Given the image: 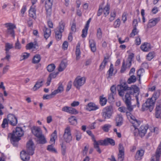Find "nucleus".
Segmentation results:
<instances>
[{"label":"nucleus","mask_w":161,"mask_h":161,"mask_svg":"<svg viewBox=\"0 0 161 161\" xmlns=\"http://www.w3.org/2000/svg\"><path fill=\"white\" fill-rule=\"evenodd\" d=\"M108 59L106 58H104L103 62L102 63L100 66V69L102 70L105 68V66L108 62Z\"/></svg>","instance_id":"obj_39"},{"label":"nucleus","mask_w":161,"mask_h":161,"mask_svg":"<svg viewBox=\"0 0 161 161\" xmlns=\"http://www.w3.org/2000/svg\"><path fill=\"white\" fill-rule=\"evenodd\" d=\"M54 145L51 144L50 145H49L47 147V150L49 152L56 153L57 151L56 149L53 147Z\"/></svg>","instance_id":"obj_35"},{"label":"nucleus","mask_w":161,"mask_h":161,"mask_svg":"<svg viewBox=\"0 0 161 161\" xmlns=\"http://www.w3.org/2000/svg\"><path fill=\"white\" fill-rule=\"evenodd\" d=\"M124 158V153H119L118 161H123Z\"/></svg>","instance_id":"obj_59"},{"label":"nucleus","mask_w":161,"mask_h":161,"mask_svg":"<svg viewBox=\"0 0 161 161\" xmlns=\"http://www.w3.org/2000/svg\"><path fill=\"white\" fill-rule=\"evenodd\" d=\"M90 46L91 51L93 52H95L96 50V42L94 40L91 39L89 40Z\"/></svg>","instance_id":"obj_27"},{"label":"nucleus","mask_w":161,"mask_h":161,"mask_svg":"<svg viewBox=\"0 0 161 161\" xmlns=\"http://www.w3.org/2000/svg\"><path fill=\"white\" fill-rule=\"evenodd\" d=\"M133 110V109H132L131 110H130L128 109L127 107H126V108L124 106H122L118 108V110L119 111L121 112L126 113V115L127 116V118L129 119L130 121V120L131 119H130V118H129V117L130 116H131L133 115L131 114L129 112H128V111H129V112H131Z\"/></svg>","instance_id":"obj_15"},{"label":"nucleus","mask_w":161,"mask_h":161,"mask_svg":"<svg viewBox=\"0 0 161 161\" xmlns=\"http://www.w3.org/2000/svg\"><path fill=\"white\" fill-rule=\"evenodd\" d=\"M114 70L113 65L112 64H111L110 66V68L108 71V78L112 76Z\"/></svg>","instance_id":"obj_41"},{"label":"nucleus","mask_w":161,"mask_h":161,"mask_svg":"<svg viewBox=\"0 0 161 161\" xmlns=\"http://www.w3.org/2000/svg\"><path fill=\"white\" fill-rule=\"evenodd\" d=\"M161 155V144L158 146L156 152V154L152 157L151 161H158Z\"/></svg>","instance_id":"obj_13"},{"label":"nucleus","mask_w":161,"mask_h":161,"mask_svg":"<svg viewBox=\"0 0 161 161\" xmlns=\"http://www.w3.org/2000/svg\"><path fill=\"white\" fill-rule=\"evenodd\" d=\"M129 118L131 119L130 122L132 124L131 126L130 129L131 132L135 136H139L142 137L144 136L148 128V125H142L139 129L137 128L141 124V122L136 119L134 116H130Z\"/></svg>","instance_id":"obj_1"},{"label":"nucleus","mask_w":161,"mask_h":161,"mask_svg":"<svg viewBox=\"0 0 161 161\" xmlns=\"http://www.w3.org/2000/svg\"><path fill=\"white\" fill-rule=\"evenodd\" d=\"M63 138L64 141L67 143H69L72 140V137L70 129L69 126L67 127L64 130Z\"/></svg>","instance_id":"obj_9"},{"label":"nucleus","mask_w":161,"mask_h":161,"mask_svg":"<svg viewBox=\"0 0 161 161\" xmlns=\"http://www.w3.org/2000/svg\"><path fill=\"white\" fill-rule=\"evenodd\" d=\"M86 78L85 77H77L73 82L74 86L77 89H79L85 82Z\"/></svg>","instance_id":"obj_8"},{"label":"nucleus","mask_w":161,"mask_h":161,"mask_svg":"<svg viewBox=\"0 0 161 161\" xmlns=\"http://www.w3.org/2000/svg\"><path fill=\"white\" fill-rule=\"evenodd\" d=\"M110 91H111V93L113 94H116V87L114 86H112L110 88Z\"/></svg>","instance_id":"obj_63"},{"label":"nucleus","mask_w":161,"mask_h":161,"mask_svg":"<svg viewBox=\"0 0 161 161\" xmlns=\"http://www.w3.org/2000/svg\"><path fill=\"white\" fill-rule=\"evenodd\" d=\"M136 81V77L134 75H131L128 79L127 82L128 84H130L132 83H134Z\"/></svg>","instance_id":"obj_37"},{"label":"nucleus","mask_w":161,"mask_h":161,"mask_svg":"<svg viewBox=\"0 0 161 161\" xmlns=\"http://www.w3.org/2000/svg\"><path fill=\"white\" fill-rule=\"evenodd\" d=\"M117 89L119 95L121 97H123L125 92L127 90H130V94L133 95L135 93H137L139 91V88L136 86H131L130 87L128 86L126 83H123L117 86Z\"/></svg>","instance_id":"obj_2"},{"label":"nucleus","mask_w":161,"mask_h":161,"mask_svg":"<svg viewBox=\"0 0 161 161\" xmlns=\"http://www.w3.org/2000/svg\"><path fill=\"white\" fill-rule=\"evenodd\" d=\"M13 47V44H10L9 43H7L5 44V50L7 53L9 52V50Z\"/></svg>","instance_id":"obj_38"},{"label":"nucleus","mask_w":161,"mask_h":161,"mask_svg":"<svg viewBox=\"0 0 161 161\" xmlns=\"http://www.w3.org/2000/svg\"><path fill=\"white\" fill-rule=\"evenodd\" d=\"M112 114V107L111 106H107L103 109L102 113L103 118L104 119H109Z\"/></svg>","instance_id":"obj_7"},{"label":"nucleus","mask_w":161,"mask_h":161,"mask_svg":"<svg viewBox=\"0 0 161 161\" xmlns=\"http://www.w3.org/2000/svg\"><path fill=\"white\" fill-rule=\"evenodd\" d=\"M88 29V28H86V27H85L82 30L81 36L83 38H85L86 36Z\"/></svg>","instance_id":"obj_54"},{"label":"nucleus","mask_w":161,"mask_h":161,"mask_svg":"<svg viewBox=\"0 0 161 161\" xmlns=\"http://www.w3.org/2000/svg\"><path fill=\"white\" fill-rule=\"evenodd\" d=\"M14 47L15 49L17 50H20L21 48V45L18 39L15 43Z\"/></svg>","instance_id":"obj_44"},{"label":"nucleus","mask_w":161,"mask_h":161,"mask_svg":"<svg viewBox=\"0 0 161 161\" xmlns=\"http://www.w3.org/2000/svg\"><path fill=\"white\" fill-rule=\"evenodd\" d=\"M127 14L126 12H124L122 14V20L123 21L124 23H125V22L127 20Z\"/></svg>","instance_id":"obj_64"},{"label":"nucleus","mask_w":161,"mask_h":161,"mask_svg":"<svg viewBox=\"0 0 161 161\" xmlns=\"http://www.w3.org/2000/svg\"><path fill=\"white\" fill-rule=\"evenodd\" d=\"M97 36L99 39H101L102 37V31L100 28H98L97 30Z\"/></svg>","instance_id":"obj_48"},{"label":"nucleus","mask_w":161,"mask_h":161,"mask_svg":"<svg viewBox=\"0 0 161 161\" xmlns=\"http://www.w3.org/2000/svg\"><path fill=\"white\" fill-rule=\"evenodd\" d=\"M70 107L67 106H64L62 108V111L63 112L69 113Z\"/></svg>","instance_id":"obj_61"},{"label":"nucleus","mask_w":161,"mask_h":161,"mask_svg":"<svg viewBox=\"0 0 161 161\" xmlns=\"http://www.w3.org/2000/svg\"><path fill=\"white\" fill-rule=\"evenodd\" d=\"M74 136L77 141H79L81 138V133L79 130H75L74 133Z\"/></svg>","instance_id":"obj_32"},{"label":"nucleus","mask_w":161,"mask_h":161,"mask_svg":"<svg viewBox=\"0 0 161 161\" xmlns=\"http://www.w3.org/2000/svg\"><path fill=\"white\" fill-rule=\"evenodd\" d=\"M66 63L64 62H61L59 65L58 68V70L60 72L63 71L66 67Z\"/></svg>","instance_id":"obj_36"},{"label":"nucleus","mask_w":161,"mask_h":161,"mask_svg":"<svg viewBox=\"0 0 161 161\" xmlns=\"http://www.w3.org/2000/svg\"><path fill=\"white\" fill-rule=\"evenodd\" d=\"M130 94L129 93H126L125 97H123V99L128 109L131 110L133 109L134 106L131 105V98Z\"/></svg>","instance_id":"obj_10"},{"label":"nucleus","mask_w":161,"mask_h":161,"mask_svg":"<svg viewBox=\"0 0 161 161\" xmlns=\"http://www.w3.org/2000/svg\"><path fill=\"white\" fill-rule=\"evenodd\" d=\"M55 68V66L53 64L49 65L47 67V69L49 72H52L54 70Z\"/></svg>","instance_id":"obj_42"},{"label":"nucleus","mask_w":161,"mask_h":161,"mask_svg":"<svg viewBox=\"0 0 161 161\" xmlns=\"http://www.w3.org/2000/svg\"><path fill=\"white\" fill-rule=\"evenodd\" d=\"M110 6L108 4H107L103 10L104 15L105 16L108 15L109 13Z\"/></svg>","instance_id":"obj_33"},{"label":"nucleus","mask_w":161,"mask_h":161,"mask_svg":"<svg viewBox=\"0 0 161 161\" xmlns=\"http://www.w3.org/2000/svg\"><path fill=\"white\" fill-rule=\"evenodd\" d=\"M140 47L141 50L144 52L148 51L151 49L150 44L147 42H145L142 44Z\"/></svg>","instance_id":"obj_24"},{"label":"nucleus","mask_w":161,"mask_h":161,"mask_svg":"<svg viewBox=\"0 0 161 161\" xmlns=\"http://www.w3.org/2000/svg\"><path fill=\"white\" fill-rule=\"evenodd\" d=\"M159 17L153 18L150 19L148 21L147 27L148 28H152L155 26L160 21Z\"/></svg>","instance_id":"obj_14"},{"label":"nucleus","mask_w":161,"mask_h":161,"mask_svg":"<svg viewBox=\"0 0 161 161\" xmlns=\"http://www.w3.org/2000/svg\"><path fill=\"white\" fill-rule=\"evenodd\" d=\"M69 122L72 125H75L77 123V119L74 116H72L68 119Z\"/></svg>","instance_id":"obj_34"},{"label":"nucleus","mask_w":161,"mask_h":161,"mask_svg":"<svg viewBox=\"0 0 161 161\" xmlns=\"http://www.w3.org/2000/svg\"><path fill=\"white\" fill-rule=\"evenodd\" d=\"M80 52L79 48H76V59L78 60L80 58Z\"/></svg>","instance_id":"obj_57"},{"label":"nucleus","mask_w":161,"mask_h":161,"mask_svg":"<svg viewBox=\"0 0 161 161\" xmlns=\"http://www.w3.org/2000/svg\"><path fill=\"white\" fill-rule=\"evenodd\" d=\"M44 80L43 79L39 80L36 83L32 90L34 91H36L43 85V83Z\"/></svg>","instance_id":"obj_19"},{"label":"nucleus","mask_w":161,"mask_h":161,"mask_svg":"<svg viewBox=\"0 0 161 161\" xmlns=\"http://www.w3.org/2000/svg\"><path fill=\"white\" fill-rule=\"evenodd\" d=\"M134 57L133 54L129 55L127 58L126 65L124 61H123L120 72L121 73H123L126 70L127 68H130L131 65V61Z\"/></svg>","instance_id":"obj_6"},{"label":"nucleus","mask_w":161,"mask_h":161,"mask_svg":"<svg viewBox=\"0 0 161 161\" xmlns=\"http://www.w3.org/2000/svg\"><path fill=\"white\" fill-rule=\"evenodd\" d=\"M98 108V106L93 103H88L86 106V110L90 111L95 110Z\"/></svg>","instance_id":"obj_18"},{"label":"nucleus","mask_w":161,"mask_h":161,"mask_svg":"<svg viewBox=\"0 0 161 161\" xmlns=\"http://www.w3.org/2000/svg\"><path fill=\"white\" fill-rule=\"evenodd\" d=\"M119 153H124V149L123 146L121 144L119 145Z\"/></svg>","instance_id":"obj_58"},{"label":"nucleus","mask_w":161,"mask_h":161,"mask_svg":"<svg viewBox=\"0 0 161 161\" xmlns=\"http://www.w3.org/2000/svg\"><path fill=\"white\" fill-rule=\"evenodd\" d=\"M111 127V125L109 124H106L103 125L102 129L105 132H107L108 131L109 129Z\"/></svg>","instance_id":"obj_47"},{"label":"nucleus","mask_w":161,"mask_h":161,"mask_svg":"<svg viewBox=\"0 0 161 161\" xmlns=\"http://www.w3.org/2000/svg\"><path fill=\"white\" fill-rule=\"evenodd\" d=\"M30 56V53H22L21 56V60H24Z\"/></svg>","instance_id":"obj_50"},{"label":"nucleus","mask_w":161,"mask_h":161,"mask_svg":"<svg viewBox=\"0 0 161 161\" xmlns=\"http://www.w3.org/2000/svg\"><path fill=\"white\" fill-rule=\"evenodd\" d=\"M155 56V53L154 52H150L147 55V60L150 61Z\"/></svg>","instance_id":"obj_40"},{"label":"nucleus","mask_w":161,"mask_h":161,"mask_svg":"<svg viewBox=\"0 0 161 161\" xmlns=\"http://www.w3.org/2000/svg\"><path fill=\"white\" fill-rule=\"evenodd\" d=\"M8 120L6 118L4 119L3 120V123L1 125L2 127L5 128L8 124Z\"/></svg>","instance_id":"obj_56"},{"label":"nucleus","mask_w":161,"mask_h":161,"mask_svg":"<svg viewBox=\"0 0 161 161\" xmlns=\"http://www.w3.org/2000/svg\"><path fill=\"white\" fill-rule=\"evenodd\" d=\"M34 144L31 140H29L27 144L26 152L29 155H33L34 154Z\"/></svg>","instance_id":"obj_11"},{"label":"nucleus","mask_w":161,"mask_h":161,"mask_svg":"<svg viewBox=\"0 0 161 161\" xmlns=\"http://www.w3.org/2000/svg\"><path fill=\"white\" fill-rule=\"evenodd\" d=\"M106 139L104 140H100L97 141L96 145L94 146V148H95L97 151L99 153H101V151L99 147V145H107V143L106 142Z\"/></svg>","instance_id":"obj_16"},{"label":"nucleus","mask_w":161,"mask_h":161,"mask_svg":"<svg viewBox=\"0 0 161 161\" xmlns=\"http://www.w3.org/2000/svg\"><path fill=\"white\" fill-rule=\"evenodd\" d=\"M58 85V86L57 89L55 90L52 92V94L56 95L58 93H61L64 91V87L62 83L60 82Z\"/></svg>","instance_id":"obj_22"},{"label":"nucleus","mask_w":161,"mask_h":161,"mask_svg":"<svg viewBox=\"0 0 161 161\" xmlns=\"http://www.w3.org/2000/svg\"><path fill=\"white\" fill-rule=\"evenodd\" d=\"M149 108V106L147 105V103H145L142 105V111L149 110L150 111V109Z\"/></svg>","instance_id":"obj_52"},{"label":"nucleus","mask_w":161,"mask_h":161,"mask_svg":"<svg viewBox=\"0 0 161 161\" xmlns=\"http://www.w3.org/2000/svg\"><path fill=\"white\" fill-rule=\"evenodd\" d=\"M65 24L61 21L59 23V26L55 30V37L57 39L60 40L62 37V33L64 31Z\"/></svg>","instance_id":"obj_5"},{"label":"nucleus","mask_w":161,"mask_h":161,"mask_svg":"<svg viewBox=\"0 0 161 161\" xmlns=\"http://www.w3.org/2000/svg\"><path fill=\"white\" fill-rule=\"evenodd\" d=\"M29 155L26 152L24 151H23L20 153V158L24 161H28L29 160Z\"/></svg>","instance_id":"obj_21"},{"label":"nucleus","mask_w":161,"mask_h":161,"mask_svg":"<svg viewBox=\"0 0 161 161\" xmlns=\"http://www.w3.org/2000/svg\"><path fill=\"white\" fill-rule=\"evenodd\" d=\"M55 95L52 94V92L50 95H44L43 96V99H49L53 97V96Z\"/></svg>","instance_id":"obj_60"},{"label":"nucleus","mask_w":161,"mask_h":161,"mask_svg":"<svg viewBox=\"0 0 161 161\" xmlns=\"http://www.w3.org/2000/svg\"><path fill=\"white\" fill-rule=\"evenodd\" d=\"M4 25L7 28V30L6 31V35L7 36H11L14 38L15 32L14 29L16 28L15 25L14 24L10 23H6L4 24Z\"/></svg>","instance_id":"obj_4"},{"label":"nucleus","mask_w":161,"mask_h":161,"mask_svg":"<svg viewBox=\"0 0 161 161\" xmlns=\"http://www.w3.org/2000/svg\"><path fill=\"white\" fill-rule=\"evenodd\" d=\"M36 9L34 6H31L29 10V16L34 19L36 18Z\"/></svg>","instance_id":"obj_28"},{"label":"nucleus","mask_w":161,"mask_h":161,"mask_svg":"<svg viewBox=\"0 0 161 161\" xmlns=\"http://www.w3.org/2000/svg\"><path fill=\"white\" fill-rule=\"evenodd\" d=\"M106 142L107 143V145H108L109 144L112 146L114 145L115 142L113 139L108 138L106 139Z\"/></svg>","instance_id":"obj_45"},{"label":"nucleus","mask_w":161,"mask_h":161,"mask_svg":"<svg viewBox=\"0 0 161 161\" xmlns=\"http://www.w3.org/2000/svg\"><path fill=\"white\" fill-rule=\"evenodd\" d=\"M138 32V31L137 30L136 28H133L132 32L130 34V37H133L136 35H137Z\"/></svg>","instance_id":"obj_46"},{"label":"nucleus","mask_w":161,"mask_h":161,"mask_svg":"<svg viewBox=\"0 0 161 161\" xmlns=\"http://www.w3.org/2000/svg\"><path fill=\"white\" fill-rule=\"evenodd\" d=\"M38 138V143L40 144H44L47 142V141L44 136L42 134L39 136L37 137Z\"/></svg>","instance_id":"obj_30"},{"label":"nucleus","mask_w":161,"mask_h":161,"mask_svg":"<svg viewBox=\"0 0 161 161\" xmlns=\"http://www.w3.org/2000/svg\"><path fill=\"white\" fill-rule=\"evenodd\" d=\"M144 71V70L143 69H139L137 71V76H138L139 78V80H140L141 76L142 75V74Z\"/></svg>","instance_id":"obj_62"},{"label":"nucleus","mask_w":161,"mask_h":161,"mask_svg":"<svg viewBox=\"0 0 161 161\" xmlns=\"http://www.w3.org/2000/svg\"><path fill=\"white\" fill-rule=\"evenodd\" d=\"M144 151L142 149L137 150L135 156V158L138 160H141L144 155Z\"/></svg>","instance_id":"obj_20"},{"label":"nucleus","mask_w":161,"mask_h":161,"mask_svg":"<svg viewBox=\"0 0 161 161\" xmlns=\"http://www.w3.org/2000/svg\"><path fill=\"white\" fill-rule=\"evenodd\" d=\"M107 100L105 97H101L100 98V103L102 106L105 105L107 103Z\"/></svg>","instance_id":"obj_53"},{"label":"nucleus","mask_w":161,"mask_h":161,"mask_svg":"<svg viewBox=\"0 0 161 161\" xmlns=\"http://www.w3.org/2000/svg\"><path fill=\"white\" fill-rule=\"evenodd\" d=\"M24 135V131L20 127H17L15 131L8 135V137L10 138L11 142L14 146H17V143L20 140V137Z\"/></svg>","instance_id":"obj_3"},{"label":"nucleus","mask_w":161,"mask_h":161,"mask_svg":"<svg viewBox=\"0 0 161 161\" xmlns=\"http://www.w3.org/2000/svg\"><path fill=\"white\" fill-rule=\"evenodd\" d=\"M145 103H147L148 106H149V108L150 109V112H151L154 107V102L153 101L152 98L150 99H148Z\"/></svg>","instance_id":"obj_25"},{"label":"nucleus","mask_w":161,"mask_h":161,"mask_svg":"<svg viewBox=\"0 0 161 161\" xmlns=\"http://www.w3.org/2000/svg\"><path fill=\"white\" fill-rule=\"evenodd\" d=\"M31 130L32 133L36 137L42 134V130L39 127L33 126L31 128Z\"/></svg>","instance_id":"obj_17"},{"label":"nucleus","mask_w":161,"mask_h":161,"mask_svg":"<svg viewBox=\"0 0 161 161\" xmlns=\"http://www.w3.org/2000/svg\"><path fill=\"white\" fill-rule=\"evenodd\" d=\"M160 94V91L159 90H157L153 94L152 99L154 98L155 100H156L159 96Z\"/></svg>","instance_id":"obj_43"},{"label":"nucleus","mask_w":161,"mask_h":161,"mask_svg":"<svg viewBox=\"0 0 161 161\" xmlns=\"http://www.w3.org/2000/svg\"><path fill=\"white\" fill-rule=\"evenodd\" d=\"M41 57L39 54H36L35 55L33 58L32 63L33 64H37L40 61Z\"/></svg>","instance_id":"obj_31"},{"label":"nucleus","mask_w":161,"mask_h":161,"mask_svg":"<svg viewBox=\"0 0 161 161\" xmlns=\"http://www.w3.org/2000/svg\"><path fill=\"white\" fill-rule=\"evenodd\" d=\"M43 31L44 37L45 38L47 39L51 35V30L49 28L45 26L43 28Z\"/></svg>","instance_id":"obj_26"},{"label":"nucleus","mask_w":161,"mask_h":161,"mask_svg":"<svg viewBox=\"0 0 161 161\" xmlns=\"http://www.w3.org/2000/svg\"><path fill=\"white\" fill-rule=\"evenodd\" d=\"M57 138V131L55 130L51 135V137L50 141V143L51 144L54 145L55 140Z\"/></svg>","instance_id":"obj_29"},{"label":"nucleus","mask_w":161,"mask_h":161,"mask_svg":"<svg viewBox=\"0 0 161 161\" xmlns=\"http://www.w3.org/2000/svg\"><path fill=\"white\" fill-rule=\"evenodd\" d=\"M79 113L78 111L75 108L72 107H70L69 114H76Z\"/></svg>","instance_id":"obj_49"},{"label":"nucleus","mask_w":161,"mask_h":161,"mask_svg":"<svg viewBox=\"0 0 161 161\" xmlns=\"http://www.w3.org/2000/svg\"><path fill=\"white\" fill-rule=\"evenodd\" d=\"M149 108V106L147 105V103H145L142 105V111L149 110L150 111V109Z\"/></svg>","instance_id":"obj_51"},{"label":"nucleus","mask_w":161,"mask_h":161,"mask_svg":"<svg viewBox=\"0 0 161 161\" xmlns=\"http://www.w3.org/2000/svg\"><path fill=\"white\" fill-rule=\"evenodd\" d=\"M116 125L117 126H120L123 123V118L121 114H118L115 118Z\"/></svg>","instance_id":"obj_23"},{"label":"nucleus","mask_w":161,"mask_h":161,"mask_svg":"<svg viewBox=\"0 0 161 161\" xmlns=\"http://www.w3.org/2000/svg\"><path fill=\"white\" fill-rule=\"evenodd\" d=\"M120 24V21L119 19H117L114 22V26L115 28L119 27Z\"/></svg>","instance_id":"obj_55"},{"label":"nucleus","mask_w":161,"mask_h":161,"mask_svg":"<svg viewBox=\"0 0 161 161\" xmlns=\"http://www.w3.org/2000/svg\"><path fill=\"white\" fill-rule=\"evenodd\" d=\"M7 119L9 124L13 126H15L17 123V119L15 116L12 114L7 116Z\"/></svg>","instance_id":"obj_12"}]
</instances>
